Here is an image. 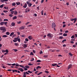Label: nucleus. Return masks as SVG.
<instances>
[{
  "label": "nucleus",
  "mask_w": 77,
  "mask_h": 77,
  "mask_svg": "<svg viewBox=\"0 0 77 77\" xmlns=\"http://www.w3.org/2000/svg\"><path fill=\"white\" fill-rule=\"evenodd\" d=\"M0 30L1 31H2V33H4V32H5L6 31V29L5 27L3 26L0 27Z\"/></svg>",
  "instance_id": "obj_1"
},
{
  "label": "nucleus",
  "mask_w": 77,
  "mask_h": 77,
  "mask_svg": "<svg viewBox=\"0 0 77 77\" xmlns=\"http://www.w3.org/2000/svg\"><path fill=\"white\" fill-rule=\"evenodd\" d=\"M52 28L54 29L56 27V24L55 23H52Z\"/></svg>",
  "instance_id": "obj_2"
},
{
  "label": "nucleus",
  "mask_w": 77,
  "mask_h": 77,
  "mask_svg": "<svg viewBox=\"0 0 77 77\" xmlns=\"http://www.w3.org/2000/svg\"><path fill=\"white\" fill-rule=\"evenodd\" d=\"M16 66H20V67H24V66H22V65H19L18 64V63H16Z\"/></svg>",
  "instance_id": "obj_3"
},
{
  "label": "nucleus",
  "mask_w": 77,
  "mask_h": 77,
  "mask_svg": "<svg viewBox=\"0 0 77 77\" xmlns=\"http://www.w3.org/2000/svg\"><path fill=\"white\" fill-rule=\"evenodd\" d=\"M18 39V38H14V40H13V42H17V39Z\"/></svg>",
  "instance_id": "obj_4"
},
{
  "label": "nucleus",
  "mask_w": 77,
  "mask_h": 77,
  "mask_svg": "<svg viewBox=\"0 0 77 77\" xmlns=\"http://www.w3.org/2000/svg\"><path fill=\"white\" fill-rule=\"evenodd\" d=\"M47 36L49 38H52V35H51V34L48 33L47 35Z\"/></svg>",
  "instance_id": "obj_5"
},
{
  "label": "nucleus",
  "mask_w": 77,
  "mask_h": 77,
  "mask_svg": "<svg viewBox=\"0 0 77 77\" xmlns=\"http://www.w3.org/2000/svg\"><path fill=\"white\" fill-rule=\"evenodd\" d=\"M28 38L29 40H32L33 39V37L32 36L29 35L28 36Z\"/></svg>",
  "instance_id": "obj_6"
},
{
  "label": "nucleus",
  "mask_w": 77,
  "mask_h": 77,
  "mask_svg": "<svg viewBox=\"0 0 77 77\" xmlns=\"http://www.w3.org/2000/svg\"><path fill=\"white\" fill-rule=\"evenodd\" d=\"M71 68H72V65L71 64H70L68 66V69H69Z\"/></svg>",
  "instance_id": "obj_7"
},
{
  "label": "nucleus",
  "mask_w": 77,
  "mask_h": 77,
  "mask_svg": "<svg viewBox=\"0 0 77 77\" xmlns=\"http://www.w3.org/2000/svg\"><path fill=\"white\" fill-rule=\"evenodd\" d=\"M18 70H19L21 71V72H23L24 71V69H23L21 68H19L17 69Z\"/></svg>",
  "instance_id": "obj_8"
},
{
  "label": "nucleus",
  "mask_w": 77,
  "mask_h": 77,
  "mask_svg": "<svg viewBox=\"0 0 77 77\" xmlns=\"http://www.w3.org/2000/svg\"><path fill=\"white\" fill-rule=\"evenodd\" d=\"M26 75H27V73H26V72H23V77H26Z\"/></svg>",
  "instance_id": "obj_9"
},
{
  "label": "nucleus",
  "mask_w": 77,
  "mask_h": 77,
  "mask_svg": "<svg viewBox=\"0 0 77 77\" xmlns=\"http://www.w3.org/2000/svg\"><path fill=\"white\" fill-rule=\"evenodd\" d=\"M25 29V28L24 27L22 26L20 27L19 28V29L20 30H23V29Z\"/></svg>",
  "instance_id": "obj_10"
},
{
  "label": "nucleus",
  "mask_w": 77,
  "mask_h": 77,
  "mask_svg": "<svg viewBox=\"0 0 77 77\" xmlns=\"http://www.w3.org/2000/svg\"><path fill=\"white\" fill-rule=\"evenodd\" d=\"M1 2L3 3L5 2H8V0H1Z\"/></svg>",
  "instance_id": "obj_11"
},
{
  "label": "nucleus",
  "mask_w": 77,
  "mask_h": 77,
  "mask_svg": "<svg viewBox=\"0 0 77 77\" xmlns=\"http://www.w3.org/2000/svg\"><path fill=\"white\" fill-rule=\"evenodd\" d=\"M14 32H11L10 35V36H12L13 35H14Z\"/></svg>",
  "instance_id": "obj_12"
},
{
  "label": "nucleus",
  "mask_w": 77,
  "mask_h": 77,
  "mask_svg": "<svg viewBox=\"0 0 77 77\" xmlns=\"http://www.w3.org/2000/svg\"><path fill=\"white\" fill-rule=\"evenodd\" d=\"M27 4L25 3L24 6H23V7L24 8H27Z\"/></svg>",
  "instance_id": "obj_13"
},
{
  "label": "nucleus",
  "mask_w": 77,
  "mask_h": 77,
  "mask_svg": "<svg viewBox=\"0 0 77 77\" xmlns=\"http://www.w3.org/2000/svg\"><path fill=\"white\" fill-rule=\"evenodd\" d=\"M14 13V15H17V14H18V12L17 11H15Z\"/></svg>",
  "instance_id": "obj_14"
},
{
  "label": "nucleus",
  "mask_w": 77,
  "mask_h": 77,
  "mask_svg": "<svg viewBox=\"0 0 77 77\" xmlns=\"http://www.w3.org/2000/svg\"><path fill=\"white\" fill-rule=\"evenodd\" d=\"M0 24L1 26H3V25L4 24V22H1L0 23Z\"/></svg>",
  "instance_id": "obj_15"
},
{
  "label": "nucleus",
  "mask_w": 77,
  "mask_h": 77,
  "mask_svg": "<svg viewBox=\"0 0 77 77\" xmlns=\"http://www.w3.org/2000/svg\"><path fill=\"white\" fill-rule=\"evenodd\" d=\"M19 37H17L16 38H17V41H18L19 42H21V39L20 38H18Z\"/></svg>",
  "instance_id": "obj_16"
},
{
  "label": "nucleus",
  "mask_w": 77,
  "mask_h": 77,
  "mask_svg": "<svg viewBox=\"0 0 77 77\" xmlns=\"http://www.w3.org/2000/svg\"><path fill=\"white\" fill-rule=\"evenodd\" d=\"M27 45L26 44H24L23 45V47L24 48H26V47H27Z\"/></svg>",
  "instance_id": "obj_17"
},
{
  "label": "nucleus",
  "mask_w": 77,
  "mask_h": 77,
  "mask_svg": "<svg viewBox=\"0 0 77 77\" xmlns=\"http://www.w3.org/2000/svg\"><path fill=\"white\" fill-rule=\"evenodd\" d=\"M15 23H11V25L12 26H15Z\"/></svg>",
  "instance_id": "obj_18"
},
{
  "label": "nucleus",
  "mask_w": 77,
  "mask_h": 77,
  "mask_svg": "<svg viewBox=\"0 0 77 77\" xmlns=\"http://www.w3.org/2000/svg\"><path fill=\"white\" fill-rule=\"evenodd\" d=\"M3 38H6V37H8V36L6 35H2Z\"/></svg>",
  "instance_id": "obj_19"
},
{
  "label": "nucleus",
  "mask_w": 77,
  "mask_h": 77,
  "mask_svg": "<svg viewBox=\"0 0 77 77\" xmlns=\"http://www.w3.org/2000/svg\"><path fill=\"white\" fill-rule=\"evenodd\" d=\"M39 68H41V67H40L39 66H38L36 68V69H38Z\"/></svg>",
  "instance_id": "obj_20"
},
{
  "label": "nucleus",
  "mask_w": 77,
  "mask_h": 77,
  "mask_svg": "<svg viewBox=\"0 0 77 77\" xmlns=\"http://www.w3.org/2000/svg\"><path fill=\"white\" fill-rule=\"evenodd\" d=\"M16 5V4L15 2H13L12 3V6H15Z\"/></svg>",
  "instance_id": "obj_21"
},
{
  "label": "nucleus",
  "mask_w": 77,
  "mask_h": 77,
  "mask_svg": "<svg viewBox=\"0 0 77 77\" xmlns=\"http://www.w3.org/2000/svg\"><path fill=\"white\" fill-rule=\"evenodd\" d=\"M56 65H57V63L52 64V66H56Z\"/></svg>",
  "instance_id": "obj_22"
},
{
  "label": "nucleus",
  "mask_w": 77,
  "mask_h": 77,
  "mask_svg": "<svg viewBox=\"0 0 77 77\" xmlns=\"http://www.w3.org/2000/svg\"><path fill=\"white\" fill-rule=\"evenodd\" d=\"M3 6H4V4H2L0 5V8H2L3 7Z\"/></svg>",
  "instance_id": "obj_23"
},
{
  "label": "nucleus",
  "mask_w": 77,
  "mask_h": 77,
  "mask_svg": "<svg viewBox=\"0 0 77 77\" xmlns=\"http://www.w3.org/2000/svg\"><path fill=\"white\" fill-rule=\"evenodd\" d=\"M26 11H27L28 12H30V9L29 8H27L26 9Z\"/></svg>",
  "instance_id": "obj_24"
},
{
  "label": "nucleus",
  "mask_w": 77,
  "mask_h": 77,
  "mask_svg": "<svg viewBox=\"0 0 77 77\" xmlns=\"http://www.w3.org/2000/svg\"><path fill=\"white\" fill-rule=\"evenodd\" d=\"M6 35H9L10 33L9 32H6Z\"/></svg>",
  "instance_id": "obj_25"
},
{
  "label": "nucleus",
  "mask_w": 77,
  "mask_h": 77,
  "mask_svg": "<svg viewBox=\"0 0 77 77\" xmlns=\"http://www.w3.org/2000/svg\"><path fill=\"white\" fill-rule=\"evenodd\" d=\"M32 4L30 3L29 4H28V6L29 7H31V6H32Z\"/></svg>",
  "instance_id": "obj_26"
},
{
  "label": "nucleus",
  "mask_w": 77,
  "mask_h": 77,
  "mask_svg": "<svg viewBox=\"0 0 77 77\" xmlns=\"http://www.w3.org/2000/svg\"><path fill=\"white\" fill-rule=\"evenodd\" d=\"M4 9H8L9 8L8 7H4Z\"/></svg>",
  "instance_id": "obj_27"
},
{
  "label": "nucleus",
  "mask_w": 77,
  "mask_h": 77,
  "mask_svg": "<svg viewBox=\"0 0 77 77\" xmlns=\"http://www.w3.org/2000/svg\"><path fill=\"white\" fill-rule=\"evenodd\" d=\"M17 16H14L13 17V20H15V19H17Z\"/></svg>",
  "instance_id": "obj_28"
},
{
  "label": "nucleus",
  "mask_w": 77,
  "mask_h": 77,
  "mask_svg": "<svg viewBox=\"0 0 77 77\" xmlns=\"http://www.w3.org/2000/svg\"><path fill=\"white\" fill-rule=\"evenodd\" d=\"M63 36H67V34H66V33H64L63 34Z\"/></svg>",
  "instance_id": "obj_29"
},
{
  "label": "nucleus",
  "mask_w": 77,
  "mask_h": 77,
  "mask_svg": "<svg viewBox=\"0 0 77 77\" xmlns=\"http://www.w3.org/2000/svg\"><path fill=\"white\" fill-rule=\"evenodd\" d=\"M66 40L65 39H64L62 41V42H63V43L64 42H66Z\"/></svg>",
  "instance_id": "obj_30"
},
{
  "label": "nucleus",
  "mask_w": 77,
  "mask_h": 77,
  "mask_svg": "<svg viewBox=\"0 0 77 77\" xmlns=\"http://www.w3.org/2000/svg\"><path fill=\"white\" fill-rule=\"evenodd\" d=\"M69 55H70V56H72L73 55L72 54H71V52H69Z\"/></svg>",
  "instance_id": "obj_31"
},
{
  "label": "nucleus",
  "mask_w": 77,
  "mask_h": 77,
  "mask_svg": "<svg viewBox=\"0 0 77 77\" xmlns=\"http://www.w3.org/2000/svg\"><path fill=\"white\" fill-rule=\"evenodd\" d=\"M16 3L17 5H20V2H16Z\"/></svg>",
  "instance_id": "obj_32"
},
{
  "label": "nucleus",
  "mask_w": 77,
  "mask_h": 77,
  "mask_svg": "<svg viewBox=\"0 0 77 77\" xmlns=\"http://www.w3.org/2000/svg\"><path fill=\"white\" fill-rule=\"evenodd\" d=\"M4 24L5 26H6L7 25V23H8L7 22H4Z\"/></svg>",
  "instance_id": "obj_33"
},
{
  "label": "nucleus",
  "mask_w": 77,
  "mask_h": 77,
  "mask_svg": "<svg viewBox=\"0 0 77 77\" xmlns=\"http://www.w3.org/2000/svg\"><path fill=\"white\" fill-rule=\"evenodd\" d=\"M25 40L26 41V42H28V41H29V39L27 38H26L25 39Z\"/></svg>",
  "instance_id": "obj_34"
},
{
  "label": "nucleus",
  "mask_w": 77,
  "mask_h": 77,
  "mask_svg": "<svg viewBox=\"0 0 77 77\" xmlns=\"http://www.w3.org/2000/svg\"><path fill=\"white\" fill-rule=\"evenodd\" d=\"M8 21V19H4V21Z\"/></svg>",
  "instance_id": "obj_35"
},
{
  "label": "nucleus",
  "mask_w": 77,
  "mask_h": 77,
  "mask_svg": "<svg viewBox=\"0 0 77 77\" xmlns=\"http://www.w3.org/2000/svg\"><path fill=\"white\" fill-rule=\"evenodd\" d=\"M13 50L15 52H17V51H18V50L17 49H13Z\"/></svg>",
  "instance_id": "obj_36"
},
{
  "label": "nucleus",
  "mask_w": 77,
  "mask_h": 77,
  "mask_svg": "<svg viewBox=\"0 0 77 77\" xmlns=\"http://www.w3.org/2000/svg\"><path fill=\"white\" fill-rule=\"evenodd\" d=\"M37 62H41V60H38L36 61Z\"/></svg>",
  "instance_id": "obj_37"
},
{
  "label": "nucleus",
  "mask_w": 77,
  "mask_h": 77,
  "mask_svg": "<svg viewBox=\"0 0 77 77\" xmlns=\"http://www.w3.org/2000/svg\"><path fill=\"white\" fill-rule=\"evenodd\" d=\"M44 57H45V58H46V57H48V55H44V56H43Z\"/></svg>",
  "instance_id": "obj_38"
},
{
  "label": "nucleus",
  "mask_w": 77,
  "mask_h": 77,
  "mask_svg": "<svg viewBox=\"0 0 77 77\" xmlns=\"http://www.w3.org/2000/svg\"><path fill=\"white\" fill-rule=\"evenodd\" d=\"M27 72L29 73H30V74H31V73H32V72L30 71V70L28 71Z\"/></svg>",
  "instance_id": "obj_39"
},
{
  "label": "nucleus",
  "mask_w": 77,
  "mask_h": 77,
  "mask_svg": "<svg viewBox=\"0 0 77 77\" xmlns=\"http://www.w3.org/2000/svg\"><path fill=\"white\" fill-rule=\"evenodd\" d=\"M41 13H42V15H44V11H42L41 12Z\"/></svg>",
  "instance_id": "obj_40"
},
{
  "label": "nucleus",
  "mask_w": 77,
  "mask_h": 77,
  "mask_svg": "<svg viewBox=\"0 0 77 77\" xmlns=\"http://www.w3.org/2000/svg\"><path fill=\"white\" fill-rule=\"evenodd\" d=\"M3 12L6 13V12H8V11H7V10H4L3 11Z\"/></svg>",
  "instance_id": "obj_41"
},
{
  "label": "nucleus",
  "mask_w": 77,
  "mask_h": 77,
  "mask_svg": "<svg viewBox=\"0 0 77 77\" xmlns=\"http://www.w3.org/2000/svg\"><path fill=\"white\" fill-rule=\"evenodd\" d=\"M29 67H30L29 66H26L24 67V68H29Z\"/></svg>",
  "instance_id": "obj_42"
},
{
  "label": "nucleus",
  "mask_w": 77,
  "mask_h": 77,
  "mask_svg": "<svg viewBox=\"0 0 77 77\" xmlns=\"http://www.w3.org/2000/svg\"><path fill=\"white\" fill-rule=\"evenodd\" d=\"M45 72L46 74H48V73H49V72L48 71H45Z\"/></svg>",
  "instance_id": "obj_43"
},
{
  "label": "nucleus",
  "mask_w": 77,
  "mask_h": 77,
  "mask_svg": "<svg viewBox=\"0 0 77 77\" xmlns=\"http://www.w3.org/2000/svg\"><path fill=\"white\" fill-rule=\"evenodd\" d=\"M63 38V36H60L59 38V39H62V38Z\"/></svg>",
  "instance_id": "obj_44"
},
{
  "label": "nucleus",
  "mask_w": 77,
  "mask_h": 77,
  "mask_svg": "<svg viewBox=\"0 0 77 77\" xmlns=\"http://www.w3.org/2000/svg\"><path fill=\"white\" fill-rule=\"evenodd\" d=\"M21 23V21H19L17 22V24H20Z\"/></svg>",
  "instance_id": "obj_45"
},
{
  "label": "nucleus",
  "mask_w": 77,
  "mask_h": 77,
  "mask_svg": "<svg viewBox=\"0 0 77 77\" xmlns=\"http://www.w3.org/2000/svg\"><path fill=\"white\" fill-rule=\"evenodd\" d=\"M11 65L12 66H15V65H16V64H15V63L12 64H11Z\"/></svg>",
  "instance_id": "obj_46"
},
{
  "label": "nucleus",
  "mask_w": 77,
  "mask_h": 77,
  "mask_svg": "<svg viewBox=\"0 0 77 77\" xmlns=\"http://www.w3.org/2000/svg\"><path fill=\"white\" fill-rule=\"evenodd\" d=\"M71 38L72 39H73V38H74V35H72L71 37Z\"/></svg>",
  "instance_id": "obj_47"
},
{
  "label": "nucleus",
  "mask_w": 77,
  "mask_h": 77,
  "mask_svg": "<svg viewBox=\"0 0 77 77\" xmlns=\"http://www.w3.org/2000/svg\"><path fill=\"white\" fill-rule=\"evenodd\" d=\"M9 16V17H13V16L11 14H10Z\"/></svg>",
  "instance_id": "obj_48"
},
{
  "label": "nucleus",
  "mask_w": 77,
  "mask_h": 77,
  "mask_svg": "<svg viewBox=\"0 0 77 77\" xmlns=\"http://www.w3.org/2000/svg\"><path fill=\"white\" fill-rule=\"evenodd\" d=\"M32 59L30 60V61H31V62L33 61L34 60V58H32Z\"/></svg>",
  "instance_id": "obj_49"
},
{
  "label": "nucleus",
  "mask_w": 77,
  "mask_h": 77,
  "mask_svg": "<svg viewBox=\"0 0 77 77\" xmlns=\"http://www.w3.org/2000/svg\"><path fill=\"white\" fill-rule=\"evenodd\" d=\"M21 36L23 38H24V37H25V36H26V35H22Z\"/></svg>",
  "instance_id": "obj_50"
},
{
  "label": "nucleus",
  "mask_w": 77,
  "mask_h": 77,
  "mask_svg": "<svg viewBox=\"0 0 77 77\" xmlns=\"http://www.w3.org/2000/svg\"><path fill=\"white\" fill-rule=\"evenodd\" d=\"M34 17H36L37 16V14H35L33 15Z\"/></svg>",
  "instance_id": "obj_51"
},
{
  "label": "nucleus",
  "mask_w": 77,
  "mask_h": 77,
  "mask_svg": "<svg viewBox=\"0 0 77 77\" xmlns=\"http://www.w3.org/2000/svg\"><path fill=\"white\" fill-rule=\"evenodd\" d=\"M28 65H29V66H31V65H33V64H32L30 63H29L28 64Z\"/></svg>",
  "instance_id": "obj_52"
},
{
  "label": "nucleus",
  "mask_w": 77,
  "mask_h": 77,
  "mask_svg": "<svg viewBox=\"0 0 77 77\" xmlns=\"http://www.w3.org/2000/svg\"><path fill=\"white\" fill-rule=\"evenodd\" d=\"M11 14H14V11H11Z\"/></svg>",
  "instance_id": "obj_53"
},
{
  "label": "nucleus",
  "mask_w": 77,
  "mask_h": 77,
  "mask_svg": "<svg viewBox=\"0 0 77 77\" xmlns=\"http://www.w3.org/2000/svg\"><path fill=\"white\" fill-rule=\"evenodd\" d=\"M17 33L18 35H20V32H17Z\"/></svg>",
  "instance_id": "obj_54"
},
{
  "label": "nucleus",
  "mask_w": 77,
  "mask_h": 77,
  "mask_svg": "<svg viewBox=\"0 0 77 77\" xmlns=\"http://www.w3.org/2000/svg\"><path fill=\"white\" fill-rule=\"evenodd\" d=\"M29 23H30L29 22H27L25 24V25H27V24H29Z\"/></svg>",
  "instance_id": "obj_55"
},
{
  "label": "nucleus",
  "mask_w": 77,
  "mask_h": 77,
  "mask_svg": "<svg viewBox=\"0 0 77 77\" xmlns=\"http://www.w3.org/2000/svg\"><path fill=\"white\" fill-rule=\"evenodd\" d=\"M18 44H17V43H14V45H16V46H18Z\"/></svg>",
  "instance_id": "obj_56"
},
{
  "label": "nucleus",
  "mask_w": 77,
  "mask_h": 77,
  "mask_svg": "<svg viewBox=\"0 0 77 77\" xmlns=\"http://www.w3.org/2000/svg\"><path fill=\"white\" fill-rule=\"evenodd\" d=\"M73 47L74 48L76 47V45H73Z\"/></svg>",
  "instance_id": "obj_57"
},
{
  "label": "nucleus",
  "mask_w": 77,
  "mask_h": 77,
  "mask_svg": "<svg viewBox=\"0 0 77 77\" xmlns=\"http://www.w3.org/2000/svg\"><path fill=\"white\" fill-rule=\"evenodd\" d=\"M39 8H40V7L38 6L37 7V9L38 10H39Z\"/></svg>",
  "instance_id": "obj_58"
},
{
  "label": "nucleus",
  "mask_w": 77,
  "mask_h": 77,
  "mask_svg": "<svg viewBox=\"0 0 77 77\" xmlns=\"http://www.w3.org/2000/svg\"><path fill=\"white\" fill-rule=\"evenodd\" d=\"M1 15H5V14L3 13H2L1 14Z\"/></svg>",
  "instance_id": "obj_59"
},
{
  "label": "nucleus",
  "mask_w": 77,
  "mask_h": 77,
  "mask_svg": "<svg viewBox=\"0 0 77 77\" xmlns=\"http://www.w3.org/2000/svg\"><path fill=\"white\" fill-rule=\"evenodd\" d=\"M65 26H66V24H63V27H65Z\"/></svg>",
  "instance_id": "obj_60"
},
{
  "label": "nucleus",
  "mask_w": 77,
  "mask_h": 77,
  "mask_svg": "<svg viewBox=\"0 0 77 77\" xmlns=\"http://www.w3.org/2000/svg\"><path fill=\"white\" fill-rule=\"evenodd\" d=\"M71 41H75V39H71Z\"/></svg>",
  "instance_id": "obj_61"
},
{
  "label": "nucleus",
  "mask_w": 77,
  "mask_h": 77,
  "mask_svg": "<svg viewBox=\"0 0 77 77\" xmlns=\"http://www.w3.org/2000/svg\"><path fill=\"white\" fill-rule=\"evenodd\" d=\"M5 52L6 53H8V52H9V51H8V50L6 49V50Z\"/></svg>",
  "instance_id": "obj_62"
},
{
  "label": "nucleus",
  "mask_w": 77,
  "mask_h": 77,
  "mask_svg": "<svg viewBox=\"0 0 77 77\" xmlns=\"http://www.w3.org/2000/svg\"><path fill=\"white\" fill-rule=\"evenodd\" d=\"M74 20V21H76V20H77V18H75L73 19Z\"/></svg>",
  "instance_id": "obj_63"
},
{
  "label": "nucleus",
  "mask_w": 77,
  "mask_h": 77,
  "mask_svg": "<svg viewBox=\"0 0 77 77\" xmlns=\"http://www.w3.org/2000/svg\"><path fill=\"white\" fill-rule=\"evenodd\" d=\"M2 66L3 68H6V67L5 66Z\"/></svg>",
  "instance_id": "obj_64"
}]
</instances>
